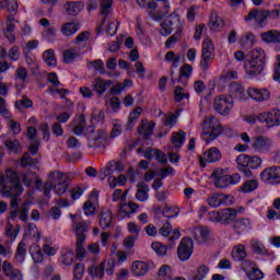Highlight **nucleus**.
Segmentation results:
<instances>
[{"instance_id": "obj_1", "label": "nucleus", "mask_w": 280, "mask_h": 280, "mask_svg": "<svg viewBox=\"0 0 280 280\" xmlns=\"http://www.w3.org/2000/svg\"><path fill=\"white\" fill-rule=\"evenodd\" d=\"M0 194L3 198H11L12 209L19 207V196L23 194V186L21 185V178L16 172L12 170L5 171V174L0 177Z\"/></svg>"}, {"instance_id": "obj_2", "label": "nucleus", "mask_w": 280, "mask_h": 280, "mask_svg": "<svg viewBox=\"0 0 280 280\" xmlns=\"http://www.w3.org/2000/svg\"><path fill=\"white\" fill-rule=\"evenodd\" d=\"M211 178L214 183V187L218 189H226V187H231V185H237L240 180H242V176L237 173L233 175L224 174V170L217 168L212 172Z\"/></svg>"}, {"instance_id": "obj_3", "label": "nucleus", "mask_w": 280, "mask_h": 280, "mask_svg": "<svg viewBox=\"0 0 280 280\" xmlns=\"http://www.w3.org/2000/svg\"><path fill=\"white\" fill-rule=\"evenodd\" d=\"M224 129H222V125L218 121V118L210 116L203 120V133L202 139L207 144L218 139Z\"/></svg>"}, {"instance_id": "obj_4", "label": "nucleus", "mask_w": 280, "mask_h": 280, "mask_svg": "<svg viewBox=\"0 0 280 280\" xmlns=\"http://www.w3.org/2000/svg\"><path fill=\"white\" fill-rule=\"evenodd\" d=\"M49 180L54 183V191L57 196H65L69 189V177L62 172L52 171L48 175Z\"/></svg>"}, {"instance_id": "obj_5", "label": "nucleus", "mask_w": 280, "mask_h": 280, "mask_svg": "<svg viewBox=\"0 0 280 280\" xmlns=\"http://www.w3.org/2000/svg\"><path fill=\"white\" fill-rule=\"evenodd\" d=\"M250 148L257 154H266L275 148V140L268 136H255L252 138Z\"/></svg>"}, {"instance_id": "obj_6", "label": "nucleus", "mask_w": 280, "mask_h": 280, "mask_svg": "<svg viewBox=\"0 0 280 280\" xmlns=\"http://www.w3.org/2000/svg\"><path fill=\"white\" fill-rule=\"evenodd\" d=\"M215 54V46H213V42L209 38L202 42L201 49V61L200 68L202 71H209V67H211V62H213V56Z\"/></svg>"}, {"instance_id": "obj_7", "label": "nucleus", "mask_w": 280, "mask_h": 280, "mask_svg": "<svg viewBox=\"0 0 280 280\" xmlns=\"http://www.w3.org/2000/svg\"><path fill=\"white\" fill-rule=\"evenodd\" d=\"M213 108L219 115L226 116L233 110V97L219 95L214 98Z\"/></svg>"}, {"instance_id": "obj_8", "label": "nucleus", "mask_w": 280, "mask_h": 280, "mask_svg": "<svg viewBox=\"0 0 280 280\" xmlns=\"http://www.w3.org/2000/svg\"><path fill=\"white\" fill-rule=\"evenodd\" d=\"M194 255V240L191 237L182 238L177 247V256L182 261H188Z\"/></svg>"}, {"instance_id": "obj_9", "label": "nucleus", "mask_w": 280, "mask_h": 280, "mask_svg": "<svg viewBox=\"0 0 280 280\" xmlns=\"http://www.w3.org/2000/svg\"><path fill=\"white\" fill-rule=\"evenodd\" d=\"M260 180L266 185H280V166H270L260 173Z\"/></svg>"}, {"instance_id": "obj_10", "label": "nucleus", "mask_w": 280, "mask_h": 280, "mask_svg": "<svg viewBox=\"0 0 280 280\" xmlns=\"http://www.w3.org/2000/svg\"><path fill=\"white\" fill-rule=\"evenodd\" d=\"M259 121H266L268 128H275V126H280V110L271 109L267 113H261L258 115Z\"/></svg>"}, {"instance_id": "obj_11", "label": "nucleus", "mask_w": 280, "mask_h": 280, "mask_svg": "<svg viewBox=\"0 0 280 280\" xmlns=\"http://www.w3.org/2000/svg\"><path fill=\"white\" fill-rule=\"evenodd\" d=\"M222 159V153L220 149L212 147L203 153V158H199V163L201 167H207V163H218Z\"/></svg>"}, {"instance_id": "obj_12", "label": "nucleus", "mask_w": 280, "mask_h": 280, "mask_svg": "<svg viewBox=\"0 0 280 280\" xmlns=\"http://www.w3.org/2000/svg\"><path fill=\"white\" fill-rule=\"evenodd\" d=\"M236 163H241L242 165H248L250 170H258V167H261V158L254 155H246V154H240L236 158Z\"/></svg>"}, {"instance_id": "obj_13", "label": "nucleus", "mask_w": 280, "mask_h": 280, "mask_svg": "<svg viewBox=\"0 0 280 280\" xmlns=\"http://www.w3.org/2000/svg\"><path fill=\"white\" fill-rule=\"evenodd\" d=\"M70 128L72 129L73 135L77 137H80L84 133V130L86 129V117L84 114H81L77 116L71 122Z\"/></svg>"}, {"instance_id": "obj_14", "label": "nucleus", "mask_w": 280, "mask_h": 280, "mask_svg": "<svg viewBox=\"0 0 280 280\" xmlns=\"http://www.w3.org/2000/svg\"><path fill=\"white\" fill-rule=\"evenodd\" d=\"M247 95L255 102H268V100H270V91L267 89L249 88Z\"/></svg>"}, {"instance_id": "obj_15", "label": "nucleus", "mask_w": 280, "mask_h": 280, "mask_svg": "<svg viewBox=\"0 0 280 280\" xmlns=\"http://www.w3.org/2000/svg\"><path fill=\"white\" fill-rule=\"evenodd\" d=\"M266 66L261 63H257V61L249 60L244 65V69L248 77L257 78V75H261Z\"/></svg>"}, {"instance_id": "obj_16", "label": "nucleus", "mask_w": 280, "mask_h": 280, "mask_svg": "<svg viewBox=\"0 0 280 280\" xmlns=\"http://www.w3.org/2000/svg\"><path fill=\"white\" fill-rule=\"evenodd\" d=\"M211 235V230L207 226L202 228H194L192 230V237L198 244H206L209 242V237Z\"/></svg>"}, {"instance_id": "obj_17", "label": "nucleus", "mask_w": 280, "mask_h": 280, "mask_svg": "<svg viewBox=\"0 0 280 280\" xmlns=\"http://www.w3.org/2000/svg\"><path fill=\"white\" fill-rule=\"evenodd\" d=\"M113 224V212L108 208H102L100 213V226L103 231L110 229Z\"/></svg>"}, {"instance_id": "obj_18", "label": "nucleus", "mask_w": 280, "mask_h": 280, "mask_svg": "<svg viewBox=\"0 0 280 280\" xmlns=\"http://www.w3.org/2000/svg\"><path fill=\"white\" fill-rule=\"evenodd\" d=\"M137 209H139V206L132 201H129L128 203H120L118 207V214L121 218H130V215L137 213Z\"/></svg>"}, {"instance_id": "obj_19", "label": "nucleus", "mask_w": 280, "mask_h": 280, "mask_svg": "<svg viewBox=\"0 0 280 280\" xmlns=\"http://www.w3.org/2000/svg\"><path fill=\"white\" fill-rule=\"evenodd\" d=\"M230 97H232V100H240V102L246 101V91L244 90V86L240 83H231Z\"/></svg>"}, {"instance_id": "obj_20", "label": "nucleus", "mask_w": 280, "mask_h": 280, "mask_svg": "<svg viewBox=\"0 0 280 280\" xmlns=\"http://www.w3.org/2000/svg\"><path fill=\"white\" fill-rule=\"evenodd\" d=\"M83 9H84V2L82 1H78V2L68 1L65 3V10L68 16H78Z\"/></svg>"}, {"instance_id": "obj_21", "label": "nucleus", "mask_w": 280, "mask_h": 280, "mask_svg": "<svg viewBox=\"0 0 280 280\" xmlns=\"http://www.w3.org/2000/svg\"><path fill=\"white\" fill-rule=\"evenodd\" d=\"M154 121L148 122L145 120H141L140 126L138 127V133L141 135L144 139L152 137L154 135L155 128Z\"/></svg>"}, {"instance_id": "obj_22", "label": "nucleus", "mask_w": 280, "mask_h": 280, "mask_svg": "<svg viewBox=\"0 0 280 280\" xmlns=\"http://www.w3.org/2000/svg\"><path fill=\"white\" fill-rule=\"evenodd\" d=\"M192 71H194V68L189 63H185L179 69V77L177 79V82L182 84V86H187V82L191 77Z\"/></svg>"}, {"instance_id": "obj_23", "label": "nucleus", "mask_w": 280, "mask_h": 280, "mask_svg": "<svg viewBox=\"0 0 280 280\" xmlns=\"http://www.w3.org/2000/svg\"><path fill=\"white\" fill-rule=\"evenodd\" d=\"M237 218V210L233 208H228L224 210H221V224H224L225 226L229 224H232V222H235V219Z\"/></svg>"}, {"instance_id": "obj_24", "label": "nucleus", "mask_w": 280, "mask_h": 280, "mask_svg": "<svg viewBox=\"0 0 280 280\" xmlns=\"http://www.w3.org/2000/svg\"><path fill=\"white\" fill-rule=\"evenodd\" d=\"M149 270L150 266L141 260H136L131 265V271L135 277H143L144 275H148Z\"/></svg>"}, {"instance_id": "obj_25", "label": "nucleus", "mask_w": 280, "mask_h": 280, "mask_svg": "<svg viewBox=\"0 0 280 280\" xmlns=\"http://www.w3.org/2000/svg\"><path fill=\"white\" fill-rule=\"evenodd\" d=\"M138 190L136 192V198L139 200V202H145L150 196L148 195V191H150V186L145 184V182H139L137 184Z\"/></svg>"}, {"instance_id": "obj_26", "label": "nucleus", "mask_w": 280, "mask_h": 280, "mask_svg": "<svg viewBox=\"0 0 280 280\" xmlns=\"http://www.w3.org/2000/svg\"><path fill=\"white\" fill-rule=\"evenodd\" d=\"M106 262L103 261L100 265H94L89 267L88 273L92 279H104V270H105Z\"/></svg>"}, {"instance_id": "obj_27", "label": "nucleus", "mask_w": 280, "mask_h": 280, "mask_svg": "<svg viewBox=\"0 0 280 280\" xmlns=\"http://www.w3.org/2000/svg\"><path fill=\"white\" fill-rule=\"evenodd\" d=\"M260 38L264 43H280V32L277 30L267 31L260 34Z\"/></svg>"}, {"instance_id": "obj_28", "label": "nucleus", "mask_w": 280, "mask_h": 280, "mask_svg": "<svg viewBox=\"0 0 280 280\" xmlns=\"http://www.w3.org/2000/svg\"><path fill=\"white\" fill-rule=\"evenodd\" d=\"M178 20H172V18H167L166 20H164V22L162 23V28L160 30V34L162 36H170V34H172L173 30H175L174 25H178Z\"/></svg>"}, {"instance_id": "obj_29", "label": "nucleus", "mask_w": 280, "mask_h": 280, "mask_svg": "<svg viewBox=\"0 0 280 280\" xmlns=\"http://www.w3.org/2000/svg\"><path fill=\"white\" fill-rule=\"evenodd\" d=\"M226 200H229V196H224L222 194H213L208 198V205L209 207H212V209H215L221 205L226 203Z\"/></svg>"}, {"instance_id": "obj_30", "label": "nucleus", "mask_w": 280, "mask_h": 280, "mask_svg": "<svg viewBox=\"0 0 280 280\" xmlns=\"http://www.w3.org/2000/svg\"><path fill=\"white\" fill-rule=\"evenodd\" d=\"M4 145L10 154H20V152H23V145H21L18 139H8L4 141Z\"/></svg>"}, {"instance_id": "obj_31", "label": "nucleus", "mask_w": 280, "mask_h": 280, "mask_svg": "<svg viewBox=\"0 0 280 280\" xmlns=\"http://www.w3.org/2000/svg\"><path fill=\"white\" fill-rule=\"evenodd\" d=\"M141 113H143V109L141 107H137L129 114L126 125L127 130H132L135 128V124H137L139 117H141Z\"/></svg>"}, {"instance_id": "obj_32", "label": "nucleus", "mask_w": 280, "mask_h": 280, "mask_svg": "<svg viewBox=\"0 0 280 280\" xmlns=\"http://www.w3.org/2000/svg\"><path fill=\"white\" fill-rule=\"evenodd\" d=\"M208 25L210 30H212V32H218L220 27H224V20H222V18H220L218 13L212 12Z\"/></svg>"}, {"instance_id": "obj_33", "label": "nucleus", "mask_w": 280, "mask_h": 280, "mask_svg": "<svg viewBox=\"0 0 280 280\" xmlns=\"http://www.w3.org/2000/svg\"><path fill=\"white\" fill-rule=\"evenodd\" d=\"M79 30L80 26L73 22H68L61 25V34L63 36H73Z\"/></svg>"}, {"instance_id": "obj_34", "label": "nucleus", "mask_w": 280, "mask_h": 280, "mask_svg": "<svg viewBox=\"0 0 280 280\" xmlns=\"http://www.w3.org/2000/svg\"><path fill=\"white\" fill-rule=\"evenodd\" d=\"M250 60L266 67V51H264V49L261 48H255L254 50H252Z\"/></svg>"}, {"instance_id": "obj_35", "label": "nucleus", "mask_w": 280, "mask_h": 280, "mask_svg": "<svg viewBox=\"0 0 280 280\" xmlns=\"http://www.w3.org/2000/svg\"><path fill=\"white\" fill-rule=\"evenodd\" d=\"M74 233L77 235V240L83 238L86 241V233H89V223L88 222H79L74 228Z\"/></svg>"}, {"instance_id": "obj_36", "label": "nucleus", "mask_w": 280, "mask_h": 280, "mask_svg": "<svg viewBox=\"0 0 280 280\" xmlns=\"http://www.w3.org/2000/svg\"><path fill=\"white\" fill-rule=\"evenodd\" d=\"M174 273L172 272V267L170 265H162L158 271V280H172Z\"/></svg>"}, {"instance_id": "obj_37", "label": "nucleus", "mask_w": 280, "mask_h": 280, "mask_svg": "<svg viewBox=\"0 0 280 280\" xmlns=\"http://www.w3.org/2000/svg\"><path fill=\"white\" fill-rule=\"evenodd\" d=\"M110 84H113V81H104L103 79L98 78L95 80L94 90L98 95H104V93H106V89H108Z\"/></svg>"}, {"instance_id": "obj_38", "label": "nucleus", "mask_w": 280, "mask_h": 280, "mask_svg": "<svg viewBox=\"0 0 280 280\" xmlns=\"http://www.w3.org/2000/svg\"><path fill=\"white\" fill-rule=\"evenodd\" d=\"M113 9V0H102L101 1V15L104 16L101 25H104L106 23V16L110 14V10Z\"/></svg>"}, {"instance_id": "obj_39", "label": "nucleus", "mask_w": 280, "mask_h": 280, "mask_svg": "<svg viewBox=\"0 0 280 280\" xmlns=\"http://www.w3.org/2000/svg\"><path fill=\"white\" fill-rule=\"evenodd\" d=\"M74 260L75 253H73V250L62 252L59 257V264H62V266H71V264H73Z\"/></svg>"}, {"instance_id": "obj_40", "label": "nucleus", "mask_w": 280, "mask_h": 280, "mask_svg": "<svg viewBox=\"0 0 280 280\" xmlns=\"http://www.w3.org/2000/svg\"><path fill=\"white\" fill-rule=\"evenodd\" d=\"M246 257V247H244V245H238L233 248L232 258L234 259V261H244Z\"/></svg>"}, {"instance_id": "obj_41", "label": "nucleus", "mask_w": 280, "mask_h": 280, "mask_svg": "<svg viewBox=\"0 0 280 280\" xmlns=\"http://www.w3.org/2000/svg\"><path fill=\"white\" fill-rule=\"evenodd\" d=\"M233 229L236 233H244V231H249L250 221L248 219H241L238 221H234Z\"/></svg>"}, {"instance_id": "obj_42", "label": "nucleus", "mask_w": 280, "mask_h": 280, "mask_svg": "<svg viewBox=\"0 0 280 280\" xmlns=\"http://www.w3.org/2000/svg\"><path fill=\"white\" fill-rule=\"evenodd\" d=\"M25 255H27V245L25 242L21 241L16 248L15 259L20 264H23L25 261Z\"/></svg>"}, {"instance_id": "obj_43", "label": "nucleus", "mask_w": 280, "mask_h": 280, "mask_svg": "<svg viewBox=\"0 0 280 280\" xmlns=\"http://www.w3.org/2000/svg\"><path fill=\"white\" fill-rule=\"evenodd\" d=\"M0 8H2V10H8V12H14V14H16V12H19V2H16V0H1Z\"/></svg>"}, {"instance_id": "obj_44", "label": "nucleus", "mask_w": 280, "mask_h": 280, "mask_svg": "<svg viewBox=\"0 0 280 280\" xmlns=\"http://www.w3.org/2000/svg\"><path fill=\"white\" fill-rule=\"evenodd\" d=\"M106 137H107V133L105 130H98L96 132V136L92 139V141H93L92 147L93 148H102V145H104V143H106Z\"/></svg>"}, {"instance_id": "obj_45", "label": "nucleus", "mask_w": 280, "mask_h": 280, "mask_svg": "<svg viewBox=\"0 0 280 280\" xmlns=\"http://www.w3.org/2000/svg\"><path fill=\"white\" fill-rule=\"evenodd\" d=\"M252 250L253 253H255L256 255H266L269 256L270 252H268V249H266V247L264 246V244L259 241H252Z\"/></svg>"}, {"instance_id": "obj_46", "label": "nucleus", "mask_w": 280, "mask_h": 280, "mask_svg": "<svg viewBox=\"0 0 280 280\" xmlns=\"http://www.w3.org/2000/svg\"><path fill=\"white\" fill-rule=\"evenodd\" d=\"M43 59L48 65V67H56L58 65V61L56 60V52H54V49H48L44 51Z\"/></svg>"}, {"instance_id": "obj_47", "label": "nucleus", "mask_w": 280, "mask_h": 280, "mask_svg": "<svg viewBox=\"0 0 280 280\" xmlns=\"http://www.w3.org/2000/svg\"><path fill=\"white\" fill-rule=\"evenodd\" d=\"M259 187V182L257 179H250L246 180L242 186H241V191L243 194H250V191H255Z\"/></svg>"}, {"instance_id": "obj_48", "label": "nucleus", "mask_w": 280, "mask_h": 280, "mask_svg": "<svg viewBox=\"0 0 280 280\" xmlns=\"http://www.w3.org/2000/svg\"><path fill=\"white\" fill-rule=\"evenodd\" d=\"M88 65L94 69L96 73L104 75L106 73V68L104 67V61L102 59H95L94 61L88 60Z\"/></svg>"}, {"instance_id": "obj_49", "label": "nucleus", "mask_w": 280, "mask_h": 280, "mask_svg": "<svg viewBox=\"0 0 280 280\" xmlns=\"http://www.w3.org/2000/svg\"><path fill=\"white\" fill-rule=\"evenodd\" d=\"M32 207V202L31 201H24L22 203V207L20 209V220L22 222H27V220H30V209Z\"/></svg>"}, {"instance_id": "obj_50", "label": "nucleus", "mask_w": 280, "mask_h": 280, "mask_svg": "<svg viewBox=\"0 0 280 280\" xmlns=\"http://www.w3.org/2000/svg\"><path fill=\"white\" fill-rule=\"evenodd\" d=\"M185 131L179 132H173L172 136V143L175 145V148H183V144L185 143Z\"/></svg>"}, {"instance_id": "obj_51", "label": "nucleus", "mask_w": 280, "mask_h": 280, "mask_svg": "<svg viewBox=\"0 0 280 280\" xmlns=\"http://www.w3.org/2000/svg\"><path fill=\"white\" fill-rule=\"evenodd\" d=\"M182 38H183L182 31L180 30L176 31L175 34L170 36L165 42L166 49H172V47H174V45H176V43H178V40H180Z\"/></svg>"}, {"instance_id": "obj_52", "label": "nucleus", "mask_w": 280, "mask_h": 280, "mask_svg": "<svg viewBox=\"0 0 280 280\" xmlns=\"http://www.w3.org/2000/svg\"><path fill=\"white\" fill-rule=\"evenodd\" d=\"M34 178H36V172H32V171H28V172L22 174V176H21L22 183L26 187H32V185L34 183Z\"/></svg>"}, {"instance_id": "obj_53", "label": "nucleus", "mask_w": 280, "mask_h": 280, "mask_svg": "<svg viewBox=\"0 0 280 280\" xmlns=\"http://www.w3.org/2000/svg\"><path fill=\"white\" fill-rule=\"evenodd\" d=\"M37 163H38V161L36 159H33L30 156L28 153H25L21 159L20 165L22 167H34V166H36Z\"/></svg>"}, {"instance_id": "obj_54", "label": "nucleus", "mask_w": 280, "mask_h": 280, "mask_svg": "<svg viewBox=\"0 0 280 280\" xmlns=\"http://www.w3.org/2000/svg\"><path fill=\"white\" fill-rule=\"evenodd\" d=\"M164 59L166 62H173V67L177 68L178 62H180V55H176V52L171 50L165 54Z\"/></svg>"}, {"instance_id": "obj_55", "label": "nucleus", "mask_w": 280, "mask_h": 280, "mask_svg": "<svg viewBox=\"0 0 280 280\" xmlns=\"http://www.w3.org/2000/svg\"><path fill=\"white\" fill-rule=\"evenodd\" d=\"M112 124H113V128L110 131V138L115 139V137H119V135H121V120L114 119Z\"/></svg>"}, {"instance_id": "obj_56", "label": "nucleus", "mask_w": 280, "mask_h": 280, "mask_svg": "<svg viewBox=\"0 0 280 280\" xmlns=\"http://www.w3.org/2000/svg\"><path fill=\"white\" fill-rule=\"evenodd\" d=\"M84 238H79L77 240V257H79V259H84V257L86 256V249L84 248Z\"/></svg>"}, {"instance_id": "obj_57", "label": "nucleus", "mask_w": 280, "mask_h": 280, "mask_svg": "<svg viewBox=\"0 0 280 280\" xmlns=\"http://www.w3.org/2000/svg\"><path fill=\"white\" fill-rule=\"evenodd\" d=\"M151 248H153L156 255H160L161 257L167 255V247L160 242L152 243Z\"/></svg>"}, {"instance_id": "obj_58", "label": "nucleus", "mask_w": 280, "mask_h": 280, "mask_svg": "<svg viewBox=\"0 0 280 280\" xmlns=\"http://www.w3.org/2000/svg\"><path fill=\"white\" fill-rule=\"evenodd\" d=\"M246 275L249 280H261L264 278V271L259 268H252Z\"/></svg>"}, {"instance_id": "obj_59", "label": "nucleus", "mask_w": 280, "mask_h": 280, "mask_svg": "<svg viewBox=\"0 0 280 280\" xmlns=\"http://www.w3.org/2000/svg\"><path fill=\"white\" fill-rule=\"evenodd\" d=\"M78 56V52L73 49H69L66 50L63 52V62H66V65H71V62H73V60H75Z\"/></svg>"}, {"instance_id": "obj_60", "label": "nucleus", "mask_w": 280, "mask_h": 280, "mask_svg": "<svg viewBox=\"0 0 280 280\" xmlns=\"http://www.w3.org/2000/svg\"><path fill=\"white\" fill-rule=\"evenodd\" d=\"M184 97L188 98L189 94L185 93V89L180 85L175 88V102H183Z\"/></svg>"}, {"instance_id": "obj_61", "label": "nucleus", "mask_w": 280, "mask_h": 280, "mask_svg": "<svg viewBox=\"0 0 280 280\" xmlns=\"http://www.w3.org/2000/svg\"><path fill=\"white\" fill-rule=\"evenodd\" d=\"M96 207L94 205L93 201L89 200L86 201L84 205H83V211L85 213V215H94L95 214V211H96Z\"/></svg>"}, {"instance_id": "obj_62", "label": "nucleus", "mask_w": 280, "mask_h": 280, "mask_svg": "<svg viewBox=\"0 0 280 280\" xmlns=\"http://www.w3.org/2000/svg\"><path fill=\"white\" fill-rule=\"evenodd\" d=\"M209 275V268L207 266H200L197 270L196 276L192 278V280H203L205 277Z\"/></svg>"}, {"instance_id": "obj_63", "label": "nucleus", "mask_w": 280, "mask_h": 280, "mask_svg": "<svg viewBox=\"0 0 280 280\" xmlns=\"http://www.w3.org/2000/svg\"><path fill=\"white\" fill-rule=\"evenodd\" d=\"M74 279L80 280L84 277V264L79 262L74 266L73 269Z\"/></svg>"}, {"instance_id": "obj_64", "label": "nucleus", "mask_w": 280, "mask_h": 280, "mask_svg": "<svg viewBox=\"0 0 280 280\" xmlns=\"http://www.w3.org/2000/svg\"><path fill=\"white\" fill-rule=\"evenodd\" d=\"M8 126L12 130L13 135H21V124L14 119L8 120Z\"/></svg>"}]
</instances>
